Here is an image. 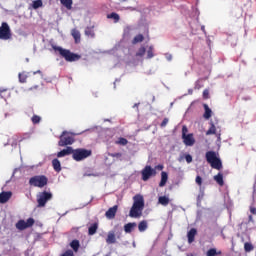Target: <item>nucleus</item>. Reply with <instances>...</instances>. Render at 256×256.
<instances>
[{"label": "nucleus", "instance_id": "3c124183", "mask_svg": "<svg viewBox=\"0 0 256 256\" xmlns=\"http://www.w3.org/2000/svg\"><path fill=\"white\" fill-rule=\"evenodd\" d=\"M35 89H39V85H35V86H33V87H30V88L28 89V91H33V90H35Z\"/></svg>", "mask_w": 256, "mask_h": 256}, {"label": "nucleus", "instance_id": "7ed1b4c3", "mask_svg": "<svg viewBox=\"0 0 256 256\" xmlns=\"http://www.w3.org/2000/svg\"><path fill=\"white\" fill-rule=\"evenodd\" d=\"M206 161L211 165L213 169H221L223 167L221 163V159L217 157V153L215 151L206 152Z\"/></svg>", "mask_w": 256, "mask_h": 256}, {"label": "nucleus", "instance_id": "09e8293b", "mask_svg": "<svg viewBox=\"0 0 256 256\" xmlns=\"http://www.w3.org/2000/svg\"><path fill=\"white\" fill-rule=\"evenodd\" d=\"M154 169L155 171H157V169L158 171H163V165H157Z\"/></svg>", "mask_w": 256, "mask_h": 256}, {"label": "nucleus", "instance_id": "9b49d317", "mask_svg": "<svg viewBox=\"0 0 256 256\" xmlns=\"http://www.w3.org/2000/svg\"><path fill=\"white\" fill-rule=\"evenodd\" d=\"M155 175H157V171L151 166H145V168L142 170V179L144 181H149V179Z\"/></svg>", "mask_w": 256, "mask_h": 256}, {"label": "nucleus", "instance_id": "2eb2a0df", "mask_svg": "<svg viewBox=\"0 0 256 256\" xmlns=\"http://www.w3.org/2000/svg\"><path fill=\"white\" fill-rule=\"evenodd\" d=\"M13 193L11 191L0 193V203H7L12 197Z\"/></svg>", "mask_w": 256, "mask_h": 256}, {"label": "nucleus", "instance_id": "412c9836", "mask_svg": "<svg viewBox=\"0 0 256 256\" xmlns=\"http://www.w3.org/2000/svg\"><path fill=\"white\" fill-rule=\"evenodd\" d=\"M72 37L75 39V43H79L81 41V33L77 29H73L71 31Z\"/></svg>", "mask_w": 256, "mask_h": 256}, {"label": "nucleus", "instance_id": "4468645a", "mask_svg": "<svg viewBox=\"0 0 256 256\" xmlns=\"http://www.w3.org/2000/svg\"><path fill=\"white\" fill-rule=\"evenodd\" d=\"M116 242H117V238L115 237V230L109 231L106 238V243L108 245H113Z\"/></svg>", "mask_w": 256, "mask_h": 256}, {"label": "nucleus", "instance_id": "20e7f679", "mask_svg": "<svg viewBox=\"0 0 256 256\" xmlns=\"http://www.w3.org/2000/svg\"><path fill=\"white\" fill-rule=\"evenodd\" d=\"M87 157H91V150L80 148L73 150L72 152L74 161H83L84 159H87Z\"/></svg>", "mask_w": 256, "mask_h": 256}, {"label": "nucleus", "instance_id": "7c9ffc66", "mask_svg": "<svg viewBox=\"0 0 256 256\" xmlns=\"http://www.w3.org/2000/svg\"><path fill=\"white\" fill-rule=\"evenodd\" d=\"M98 227L99 226L97 225V223H94L92 226H90L88 229L89 235H95V233H97Z\"/></svg>", "mask_w": 256, "mask_h": 256}, {"label": "nucleus", "instance_id": "c9c22d12", "mask_svg": "<svg viewBox=\"0 0 256 256\" xmlns=\"http://www.w3.org/2000/svg\"><path fill=\"white\" fill-rule=\"evenodd\" d=\"M70 247H72L73 251H79V241L73 240Z\"/></svg>", "mask_w": 256, "mask_h": 256}, {"label": "nucleus", "instance_id": "ddd939ff", "mask_svg": "<svg viewBox=\"0 0 256 256\" xmlns=\"http://www.w3.org/2000/svg\"><path fill=\"white\" fill-rule=\"evenodd\" d=\"M117 209H119V206L117 205L109 208L105 213L107 219H115V215H117Z\"/></svg>", "mask_w": 256, "mask_h": 256}, {"label": "nucleus", "instance_id": "49530a36", "mask_svg": "<svg viewBox=\"0 0 256 256\" xmlns=\"http://www.w3.org/2000/svg\"><path fill=\"white\" fill-rule=\"evenodd\" d=\"M165 57L168 61H173V55L171 54H165Z\"/></svg>", "mask_w": 256, "mask_h": 256}, {"label": "nucleus", "instance_id": "f3484780", "mask_svg": "<svg viewBox=\"0 0 256 256\" xmlns=\"http://www.w3.org/2000/svg\"><path fill=\"white\" fill-rule=\"evenodd\" d=\"M203 107L205 110V112L203 114L204 119H206V120L211 119V117L213 115V110H211V108H209V105H207V104H204Z\"/></svg>", "mask_w": 256, "mask_h": 256}, {"label": "nucleus", "instance_id": "5701e85b", "mask_svg": "<svg viewBox=\"0 0 256 256\" xmlns=\"http://www.w3.org/2000/svg\"><path fill=\"white\" fill-rule=\"evenodd\" d=\"M29 77V72H22L18 74L20 83H27V78Z\"/></svg>", "mask_w": 256, "mask_h": 256}, {"label": "nucleus", "instance_id": "a211bd4d", "mask_svg": "<svg viewBox=\"0 0 256 256\" xmlns=\"http://www.w3.org/2000/svg\"><path fill=\"white\" fill-rule=\"evenodd\" d=\"M195 235H197V229L192 228L187 234L188 243H193V241H195Z\"/></svg>", "mask_w": 256, "mask_h": 256}, {"label": "nucleus", "instance_id": "423d86ee", "mask_svg": "<svg viewBox=\"0 0 256 256\" xmlns=\"http://www.w3.org/2000/svg\"><path fill=\"white\" fill-rule=\"evenodd\" d=\"M75 139L71 136V133L64 131L60 136V141L58 142L59 147H65L67 145H73Z\"/></svg>", "mask_w": 256, "mask_h": 256}, {"label": "nucleus", "instance_id": "e2e57ef3", "mask_svg": "<svg viewBox=\"0 0 256 256\" xmlns=\"http://www.w3.org/2000/svg\"><path fill=\"white\" fill-rule=\"evenodd\" d=\"M138 104H134V107H137Z\"/></svg>", "mask_w": 256, "mask_h": 256}, {"label": "nucleus", "instance_id": "13d9d810", "mask_svg": "<svg viewBox=\"0 0 256 256\" xmlns=\"http://www.w3.org/2000/svg\"><path fill=\"white\" fill-rule=\"evenodd\" d=\"M5 90H0V95H1V97H3V92H4Z\"/></svg>", "mask_w": 256, "mask_h": 256}, {"label": "nucleus", "instance_id": "8fccbe9b", "mask_svg": "<svg viewBox=\"0 0 256 256\" xmlns=\"http://www.w3.org/2000/svg\"><path fill=\"white\" fill-rule=\"evenodd\" d=\"M37 74H39V75H41V77H43V72H41V70H37V71L33 72V75H37Z\"/></svg>", "mask_w": 256, "mask_h": 256}, {"label": "nucleus", "instance_id": "ea45409f", "mask_svg": "<svg viewBox=\"0 0 256 256\" xmlns=\"http://www.w3.org/2000/svg\"><path fill=\"white\" fill-rule=\"evenodd\" d=\"M186 163H193V156L190 154L185 155Z\"/></svg>", "mask_w": 256, "mask_h": 256}, {"label": "nucleus", "instance_id": "0e129e2a", "mask_svg": "<svg viewBox=\"0 0 256 256\" xmlns=\"http://www.w3.org/2000/svg\"><path fill=\"white\" fill-rule=\"evenodd\" d=\"M133 247H135V243H133Z\"/></svg>", "mask_w": 256, "mask_h": 256}, {"label": "nucleus", "instance_id": "79ce46f5", "mask_svg": "<svg viewBox=\"0 0 256 256\" xmlns=\"http://www.w3.org/2000/svg\"><path fill=\"white\" fill-rule=\"evenodd\" d=\"M203 197H205V193H203V191H200L198 195V203H201V200L203 199Z\"/></svg>", "mask_w": 256, "mask_h": 256}, {"label": "nucleus", "instance_id": "de8ad7c7", "mask_svg": "<svg viewBox=\"0 0 256 256\" xmlns=\"http://www.w3.org/2000/svg\"><path fill=\"white\" fill-rule=\"evenodd\" d=\"M110 157H116V158H119L121 157V153H112V154H109Z\"/></svg>", "mask_w": 256, "mask_h": 256}, {"label": "nucleus", "instance_id": "b1692460", "mask_svg": "<svg viewBox=\"0 0 256 256\" xmlns=\"http://www.w3.org/2000/svg\"><path fill=\"white\" fill-rule=\"evenodd\" d=\"M52 166L54 171H56L57 173L61 171V162L59 161V159H54L52 161Z\"/></svg>", "mask_w": 256, "mask_h": 256}, {"label": "nucleus", "instance_id": "c756f323", "mask_svg": "<svg viewBox=\"0 0 256 256\" xmlns=\"http://www.w3.org/2000/svg\"><path fill=\"white\" fill-rule=\"evenodd\" d=\"M143 39H145V37H143V34H138L133 38L132 43L133 45H137V43H142Z\"/></svg>", "mask_w": 256, "mask_h": 256}, {"label": "nucleus", "instance_id": "69168bd1", "mask_svg": "<svg viewBox=\"0 0 256 256\" xmlns=\"http://www.w3.org/2000/svg\"><path fill=\"white\" fill-rule=\"evenodd\" d=\"M250 219H252V217L250 216Z\"/></svg>", "mask_w": 256, "mask_h": 256}, {"label": "nucleus", "instance_id": "cd10ccee", "mask_svg": "<svg viewBox=\"0 0 256 256\" xmlns=\"http://www.w3.org/2000/svg\"><path fill=\"white\" fill-rule=\"evenodd\" d=\"M107 19H112V20H114V23H119L120 17H119V14L112 12L107 15Z\"/></svg>", "mask_w": 256, "mask_h": 256}, {"label": "nucleus", "instance_id": "6e6d98bb", "mask_svg": "<svg viewBox=\"0 0 256 256\" xmlns=\"http://www.w3.org/2000/svg\"><path fill=\"white\" fill-rule=\"evenodd\" d=\"M188 94H189V95H193V89H189V90H188Z\"/></svg>", "mask_w": 256, "mask_h": 256}, {"label": "nucleus", "instance_id": "4d7b16f0", "mask_svg": "<svg viewBox=\"0 0 256 256\" xmlns=\"http://www.w3.org/2000/svg\"><path fill=\"white\" fill-rule=\"evenodd\" d=\"M201 30L205 33V26H201Z\"/></svg>", "mask_w": 256, "mask_h": 256}, {"label": "nucleus", "instance_id": "603ef678", "mask_svg": "<svg viewBox=\"0 0 256 256\" xmlns=\"http://www.w3.org/2000/svg\"><path fill=\"white\" fill-rule=\"evenodd\" d=\"M195 15L197 16V21H199V10L195 9Z\"/></svg>", "mask_w": 256, "mask_h": 256}, {"label": "nucleus", "instance_id": "c03bdc74", "mask_svg": "<svg viewBox=\"0 0 256 256\" xmlns=\"http://www.w3.org/2000/svg\"><path fill=\"white\" fill-rule=\"evenodd\" d=\"M187 132H188L187 126H183L182 127V137H185V135H188Z\"/></svg>", "mask_w": 256, "mask_h": 256}, {"label": "nucleus", "instance_id": "bf43d9fd", "mask_svg": "<svg viewBox=\"0 0 256 256\" xmlns=\"http://www.w3.org/2000/svg\"><path fill=\"white\" fill-rule=\"evenodd\" d=\"M178 161H180V162L183 161V156H180Z\"/></svg>", "mask_w": 256, "mask_h": 256}, {"label": "nucleus", "instance_id": "6ab92c4d", "mask_svg": "<svg viewBox=\"0 0 256 256\" xmlns=\"http://www.w3.org/2000/svg\"><path fill=\"white\" fill-rule=\"evenodd\" d=\"M170 201H171V200L169 199L168 196H160V197L158 198V203H159L160 205H163V207H167V205H169Z\"/></svg>", "mask_w": 256, "mask_h": 256}, {"label": "nucleus", "instance_id": "2f4dec72", "mask_svg": "<svg viewBox=\"0 0 256 256\" xmlns=\"http://www.w3.org/2000/svg\"><path fill=\"white\" fill-rule=\"evenodd\" d=\"M253 249H255V247H253V244L246 242L244 244V251H246V253H251V251H253Z\"/></svg>", "mask_w": 256, "mask_h": 256}, {"label": "nucleus", "instance_id": "f03ea898", "mask_svg": "<svg viewBox=\"0 0 256 256\" xmlns=\"http://www.w3.org/2000/svg\"><path fill=\"white\" fill-rule=\"evenodd\" d=\"M52 49H54V51H58L61 57H64L65 61H68L70 63H73V61H79L81 59V56L72 53L67 49H63L62 47L52 46Z\"/></svg>", "mask_w": 256, "mask_h": 256}, {"label": "nucleus", "instance_id": "393cba45", "mask_svg": "<svg viewBox=\"0 0 256 256\" xmlns=\"http://www.w3.org/2000/svg\"><path fill=\"white\" fill-rule=\"evenodd\" d=\"M148 227H149V225L147 224V221H145V220L141 221L138 224V230L140 231V233L147 231Z\"/></svg>", "mask_w": 256, "mask_h": 256}, {"label": "nucleus", "instance_id": "37998d69", "mask_svg": "<svg viewBox=\"0 0 256 256\" xmlns=\"http://www.w3.org/2000/svg\"><path fill=\"white\" fill-rule=\"evenodd\" d=\"M167 123H169V118H164V120L161 123V127H167Z\"/></svg>", "mask_w": 256, "mask_h": 256}, {"label": "nucleus", "instance_id": "e433bc0d", "mask_svg": "<svg viewBox=\"0 0 256 256\" xmlns=\"http://www.w3.org/2000/svg\"><path fill=\"white\" fill-rule=\"evenodd\" d=\"M85 35H87V37H95V32L91 28H86Z\"/></svg>", "mask_w": 256, "mask_h": 256}, {"label": "nucleus", "instance_id": "5fc2aeb1", "mask_svg": "<svg viewBox=\"0 0 256 256\" xmlns=\"http://www.w3.org/2000/svg\"><path fill=\"white\" fill-rule=\"evenodd\" d=\"M198 85H199V81L196 82V85H195L196 89H200V86H198Z\"/></svg>", "mask_w": 256, "mask_h": 256}, {"label": "nucleus", "instance_id": "f257e3e1", "mask_svg": "<svg viewBox=\"0 0 256 256\" xmlns=\"http://www.w3.org/2000/svg\"><path fill=\"white\" fill-rule=\"evenodd\" d=\"M133 200L134 203L130 209L129 216L137 219L138 217H141V215H143V209H145V200L141 195L134 196Z\"/></svg>", "mask_w": 256, "mask_h": 256}, {"label": "nucleus", "instance_id": "a18cd8bd", "mask_svg": "<svg viewBox=\"0 0 256 256\" xmlns=\"http://www.w3.org/2000/svg\"><path fill=\"white\" fill-rule=\"evenodd\" d=\"M203 97H204V99H208L209 98V90H204L203 91Z\"/></svg>", "mask_w": 256, "mask_h": 256}, {"label": "nucleus", "instance_id": "f704fd0d", "mask_svg": "<svg viewBox=\"0 0 256 256\" xmlns=\"http://www.w3.org/2000/svg\"><path fill=\"white\" fill-rule=\"evenodd\" d=\"M216 131L215 124L211 123V127L206 132V135H215Z\"/></svg>", "mask_w": 256, "mask_h": 256}, {"label": "nucleus", "instance_id": "f8f14e48", "mask_svg": "<svg viewBox=\"0 0 256 256\" xmlns=\"http://www.w3.org/2000/svg\"><path fill=\"white\" fill-rule=\"evenodd\" d=\"M182 139H183V143L187 147H193L195 145V138L193 137V134L184 135Z\"/></svg>", "mask_w": 256, "mask_h": 256}, {"label": "nucleus", "instance_id": "0eeeda50", "mask_svg": "<svg viewBox=\"0 0 256 256\" xmlns=\"http://www.w3.org/2000/svg\"><path fill=\"white\" fill-rule=\"evenodd\" d=\"M47 181V177L41 175L30 178L29 183L32 185V187H39L41 189L47 185Z\"/></svg>", "mask_w": 256, "mask_h": 256}, {"label": "nucleus", "instance_id": "72a5a7b5", "mask_svg": "<svg viewBox=\"0 0 256 256\" xmlns=\"http://www.w3.org/2000/svg\"><path fill=\"white\" fill-rule=\"evenodd\" d=\"M33 9H39V7H43V1L35 0L32 2Z\"/></svg>", "mask_w": 256, "mask_h": 256}, {"label": "nucleus", "instance_id": "6e6552de", "mask_svg": "<svg viewBox=\"0 0 256 256\" xmlns=\"http://www.w3.org/2000/svg\"><path fill=\"white\" fill-rule=\"evenodd\" d=\"M0 39L2 41H9L11 39V28L7 22H3L0 26Z\"/></svg>", "mask_w": 256, "mask_h": 256}, {"label": "nucleus", "instance_id": "58836bf2", "mask_svg": "<svg viewBox=\"0 0 256 256\" xmlns=\"http://www.w3.org/2000/svg\"><path fill=\"white\" fill-rule=\"evenodd\" d=\"M117 143H118V145H127V143H129V142L125 138H119Z\"/></svg>", "mask_w": 256, "mask_h": 256}, {"label": "nucleus", "instance_id": "052dcab7", "mask_svg": "<svg viewBox=\"0 0 256 256\" xmlns=\"http://www.w3.org/2000/svg\"><path fill=\"white\" fill-rule=\"evenodd\" d=\"M130 9H131V11H135V9H137V8H135V7H130Z\"/></svg>", "mask_w": 256, "mask_h": 256}, {"label": "nucleus", "instance_id": "a19ab883", "mask_svg": "<svg viewBox=\"0 0 256 256\" xmlns=\"http://www.w3.org/2000/svg\"><path fill=\"white\" fill-rule=\"evenodd\" d=\"M195 181H196L197 185H200V186L203 183V179L201 178V176H197Z\"/></svg>", "mask_w": 256, "mask_h": 256}, {"label": "nucleus", "instance_id": "dca6fc26", "mask_svg": "<svg viewBox=\"0 0 256 256\" xmlns=\"http://www.w3.org/2000/svg\"><path fill=\"white\" fill-rule=\"evenodd\" d=\"M67 155H73V147H66L62 151L57 153V157H67Z\"/></svg>", "mask_w": 256, "mask_h": 256}, {"label": "nucleus", "instance_id": "aec40b11", "mask_svg": "<svg viewBox=\"0 0 256 256\" xmlns=\"http://www.w3.org/2000/svg\"><path fill=\"white\" fill-rule=\"evenodd\" d=\"M168 179L169 176L167 175V172H161V181L159 183V187H165V185H167Z\"/></svg>", "mask_w": 256, "mask_h": 256}, {"label": "nucleus", "instance_id": "864d4df0", "mask_svg": "<svg viewBox=\"0 0 256 256\" xmlns=\"http://www.w3.org/2000/svg\"><path fill=\"white\" fill-rule=\"evenodd\" d=\"M250 212H251L253 215H256V208H251V209H250Z\"/></svg>", "mask_w": 256, "mask_h": 256}, {"label": "nucleus", "instance_id": "1a4fd4ad", "mask_svg": "<svg viewBox=\"0 0 256 256\" xmlns=\"http://www.w3.org/2000/svg\"><path fill=\"white\" fill-rule=\"evenodd\" d=\"M34 224H35V220L33 218H29L26 221L19 220L16 223V229H19V231H25V229H28V227H33Z\"/></svg>", "mask_w": 256, "mask_h": 256}, {"label": "nucleus", "instance_id": "4be33fe9", "mask_svg": "<svg viewBox=\"0 0 256 256\" xmlns=\"http://www.w3.org/2000/svg\"><path fill=\"white\" fill-rule=\"evenodd\" d=\"M135 227H137V223H135V222L128 223L124 226V231H125V233H131V231H133V229H135Z\"/></svg>", "mask_w": 256, "mask_h": 256}, {"label": "nucleus", "instance_id": "4c0bfd02", "mask_svg": "<svg viewBox=\"0 0 256 256\" xmlns=\"http://www.w3.org/2000/svg\"><path fill=\"white\" fill-rule=\"evenodd\" d=\"M31 120H32V123L37 124V123H40L41 117H40V116H37V115H34V116L31 118Z\"/></svg>", "mask_w": 256, "mask_h": 256}, {"label": "nucleus", "instance_id": "c85d7f7f", "mask_svg": "<svg viewBox=\"0 0 256 256\" xmlns=\"http://www.w3.org/2000/svg\"><path fill=\"white\" fill-rule=\"evenodd\" d=\"M214 181L220 185V187H223L224 181H223V174L219 173L218 175L214 176Z\"/></svg>", "mask_w": 256, "mask_h": 256}, {"label": "nucleus", "instance_id": "39448f33", "mask_svg": "<svg viewBox=\"0 0 256 256\" xmlns=\"http://www.w3.org/2000/svg\"><path fill=\"white\" fill-rule=\"evenodd\" d=\"M53 199V194L51 192H40L37 194V203L38 207H45L47 205V201H51Z\"/></svg>", "mask_w": 256, "mask_h": 256}, {"label": "nucleus", "instance_id": "473e14b6", "mask_svg": "<svg viewBox=\"0 0 256 256\" xmlns=\"http://www.w3.org/2000/svg\"><path fill=\"white\" fill-rule=\"evenodd\" d=\"M60 2L66 7V9H71L73 5V0H60Z\"/></svg>", "mask_w": 256, "mask_h": 256}, {"label": "nucleus", "instance_id": "a878e982", "mask_svg": "<svg viewBox=\"0 0 256 256\" xmlns=\"http://www.w3.org/2000/svg\"><path fill=\"white\" fill-rule=\"evenodd\" d=\"M221 251L217 250L216 248H211L206 252V256H217V255H221Z\"/></svg>", "mask_w": 256, "mask_h": 256}, {"label": "nucleus", "instance_id": "bb28decb", "mask_svg": "<svg viewBox=\"0 0 256 256\" xmlns=\"http://www.w3.org/2000/svg\"><path fill=\"white\" fill-rule=\"evenodd\" d=\"M153 49V46H149L148 48H146V59H153L155 57Z\"/></svg>", "mask_w": 256, "mask_h": 256}, {"label": "nucleus", "instance_id": "680f3d73", "mask_svg": "<svg viewBox=\"0 0 256 256\" xmlns=\"http://www.w3.org/2000/svg\"><path fill=\"white\" fill-rule=\"evenodd\" d=\"M122 3H124L125 1H127V0H120Z\"/></svg>", "mask_w": 256, "mask_h": 256}, {"label": "nucleus", "instance_id": "9d476101", "mask_svg": "<svg viewBox=\"0 0 256 256\" xmlns=\"http://www.w3.org/2000/svg\"><path fill=\"white\" fill-rule=\"evenodd\" d=\"M147 52V48H145V46H141L136 54H135V58L132 61V64L134 65H139V63H143V57H145V53Z\"/></svg>", "mask_w": 256, "mask_h": 256}]
</instances>
